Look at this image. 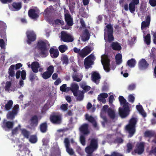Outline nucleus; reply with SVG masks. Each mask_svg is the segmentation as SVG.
I'll list each match as a JSON object with an SVG mask.
<instances>
[{
	"instance_id": "nucleus-17",
	"label": "nucleus",
	"mask_w": 156,
	"mask_h": 156,
	"mask_svg": "<svg viewBox=\"0 0 156 156\" xmlns=\"http://www.w3.org/2000/svg\"><path fill=\"white\" fill-rule=\"evenodd\" d=\"M144 151V145L143 142L140 143L137 145V147L134 150V152L139 154H142Z\"/></svg>"
},
{
	"instance_id": "nucleus-2",
	"label": "nucleus",
	"mask_w": 156,
	"mask_h": 156,
	"mask_svg": "<svg viewBox=\"0 0 156 156\" xmlns=\"http://www.w3.org/2000/svg\"><path fill=\"white\" fill-rule=\"evenodd\" d=\"M138 122L136 117L133 116L129 120L128 124L125 126V130L128 133V137H132L136 132V125Z\"/></svg>"
},
{
	"instance_id": "nucleus-38",
	"label": "nucleus",
	"mask_w": 156,
	"mask_h": 156,
	"mask_svg": "<svg viewBox=\"0 0 156 156\" xmlns=\"http://www.w3.org/2000/svg\"><path fill=\"white\" fill-rule=\"evenodd\" d=\"M144 40L145 42L147 45H149L151 43V35L150 34H148L147 35L144 37Z\"/></svg>"
},
{
	"instance_id": "nucleus-22",
	"label": "nucleus",
	"mask_w": 156,
	"mask_h": 156,
	"mask_svg": "<svg viewBox=\"0 0 156 156\" xmlns=\"http://www.w3.org/2000/svg\"><path fill=\"white\" fill-rule=\"evenodd\" d=\"M65 20L68 26H71L73 25V19L70 14L67 13L65 14Z\"/></svg>"
},
{
	"instance_id": "nucleus-1",
	"label": "nucleus",
	"mask_w": 156,
	"mask_h": 156,
	"mask_svg": "<svg viewBox=\"0 0 156 156\" xmlns=\"http://www.w3.org/2000/svg\"><path fill=\"white\" fill-rule=\"evenodd\" d=\"M119 100L120 105L122 107H120L119 109V114L122 118H125L128 116L130 113V110L129 105V104L123 96H120Z\"/></svg>"
},
{
	"instance_id": "nucleus-19",
	"label": "nucleus",
	"mask_w": 156,
	"mask_h": 156,
	"mask_svg": "<svg viewBox=\"0 0 156 156\" xmlns=\"http://www.w3.org/2000/svg\"><path fill=\"white\" fill-rule=\"evenodd\" d=\"M149 64L144 58L141 59L139 62L138 67L141 69H145L148 68Z\"/></svg>"
},
{
	"instance_id": "nucleus-31",
	"label": "nucleus",
	"mask_w": 156,
	"mask_h": 156,
	"mask_svg": "<svg viewBox=\"0 0 156 156\" xmlns=\"http://www.w3.org/2000/svg\"><path fill=\"white\" fill-rule=\"evenodd\" d=\"M136 108L143 117H145L146 116V113L145 112L142 105H137L136 106Z\"/></svg>"
},
{
	"instance_id": "nucleus-53",
	"label": "nucleus",
	"mask_w": 156,
	"mask_h": 156,
	"mask_svg": "<svg viewBox=\"0 0 156 156\" xmlns=\"http://www.w3.org/2000/svg\"><path fill=\"white\" fill-rule=\"evenodd\" d=\"M18 127L20 128L21 127V126L20 125H19L18 127H16L12 130V135L16 134L18 133Z\"/></svg>"
},
{
	"instance_id": "nucleus-58",
	"label": "nucleus",
	"mask_w": 156,
	"mask_h": 156,
	"mask_svg": "<svg viewBox=\"0 0 156 156\" xmlns=\"http://www.w3.org/2000/svg\"><path fill=\"white\" fill-rule=\"evenodd\" d=\"M98 100L99 101L102 102L104 104H105L106 102V100L101 96H100V94L98 95Z\"/></svg>"
},
{
	"instance_id": "nucleus-45",
	"label": "nucleus",
	"mask_w": 156,
	"mask_h": 156,
	"mask_svg": "<svg viewBox=\"0 0 156 156\" xmlns=\"http://www.w3.org/2000/svg\"><path fill=\"white\" fill-rule=\"evenodd\" d=\"M123 140L121 137H117L114 140V143L117 144H122L123 142Z\"/></svg>"
},
{
	"instance_id": "nucleus-49",
	"label": "nucleus",
	"mask_w": 156,
	"mask_h": 156,
	"mask_svg": "<svg viewBox=\"0 0 156 156\" xmlns=\"http://www.w3.org/2000/svg\"><path fill=\"white\" fill-rule=\"evenodd\" d=\"M36 75L34 73L31 72L30 73L29 79L31 82H33L35 78Z\"/></svg>"
},
{
	"instance_id": "nucleus-21",
	"label": "nucleus",
	"mask_w": 156,
	"mask_h": 156,
	"mask_svg": "<svg viewBox=\"0 0 156 156\" xmlns=\"http://www.w3.org/2000/svg\"><path fill=\"white\" fill-rule=\"evenodd\" d=\"M92 80L94 82L97 84H98L99 82V80L101 77L100 76L99 74L96 72H94L91 75Z\"/></svg>"
},
{
	"instance_id": "nucleus-24",
	"label": "nucleus",
	"mask_w": 156,
	"mask_h": 156,
	"mask_svg": "<svg viewBox=\"0 0 156 156\" xmlns=\"http://www.w3.org/2000/svg\"><path fill=\"white\" fill-rule=\"evenodd\" d=\"M151 21V18L149 16L146 17L145 21H143L141 23V29L143 30L149 26Z\"/></svg>"
},
{
	"instance_id": "nucleus-51",
	"label": "nucleus",
	"mask_w": 156,
	"mask_h": 156,
	"mask_svg": "<svg viewBox=\"0 0 156 156\" xmlns=\"http://www.w3.org/2000/svg\"><path fill=\"white\" fill-rule=\"evenodd\" d=\"M101 63L103 65V68L104 70L106 72H109L110 70V66L108 65V66H107V65H104V62L103 61L101 60Z\"/></svg>"
},
{
	"instance_id": "nucleus-28",
	"label": "nucleus",
	"mask_w": 156,
	"mask_h": 156,
	"mask_svg": "<svg viewBox=\"0 0 156 156\" xmlns=\"http://www.w3.org/2000/svg\"><path fill=\"white\" fill-rule=\"evenodd\" d=\"M48 125L46 122L42 123L39 126L41 132L42 133H46L48 130Z\"/></svg>"
},
{
	"instance_id": "nucleus-64",
	"label": "nucleus",
	"mask_w": 156,
	"mask_h": 156,
	"mask_svg": "<svg viewBox=\"0 0 156 156\" xmlns=\"http://www.w3.org/2000/svg\"><path fill=\"white\" fill-rule=\"evenodd\" d=\"M150 5L152 7H154L156 5V0H150Z\"/></svg>"
},
{
	"instance_id": "nucleus-54",
	"label": "nucleus",
	"mask_w": 156,
	"mask_h": 156,
	"mask_svg": "<svg viewBox=\"0 0 156 156\" xmlns=\"http://www.w3.org/2000/svg\"><path fill=\"white\" fill-rule=\"evenodd\" d=\"M81 87L82 88L85 92H87L90 89V87L88 86H85L82 84L80 85Z\"/></svg>"
},
{
	"instance_id": "nucleus-57",
	"label": "nucleus",
	"mask_w": 156,
	"mask_h": 156,
	"mask_svg": "<svg viewBox=\"0 0 156 156\" xmlns=\"http://www.w3.org/2000/svg\"><path fill=\"white\" fill-rule=\"evenodd\" d=\"M135 100L134 96L132 94L129 95L128 97V101L129 102L133 103L134 102Z\"/></svg>"
},
{
	"instance_id": "nucleus-7",
	"label": "nucleus",
	"mask_w": 156,
	"mask_h": 156,
	"mask_svg": "<svg viewBox=\"0 0 156 156\" xmlns=\"http://www.w3.org/2000/svg\"><path fill=\"white\" fill-rule=\"evenodd\" d=\"M94 58V55L91 54L85 59L84 63L85 69H88L91 67L92 65L94 63L93 60Z\"/></svg>"
},
{
	"instance_id": "nucleus-42",
	"label": "nucleus",
	"mask_w": 156,
	"mask_h": 156,
	"mask_svg": "<svg viewBox=\"0 0 156 156\" xmlns=\"http://www.w3.org/2000/svg\"><path fill=\"white\" fill-rule=\"evenodd\" d=\"M62 61L63 64H65L67 65L69 63V59L67 56L66 55H63L62 59Z\"/></svg>"
},
{
	"instance_id": "nucleus-41",
	"label": "nucleus",
	"mask_w": 156,
	"mask_h": 156,
	"mask_svg": "<svg viewBox=\"0 0 156 156\" xmlns=\"http://www.w3.org/2000/svg\"><path fill=\"white\" fill-rule=\"evenodd\" d=\"M59 50L61 53L64 52L68 49L67 46L65 44L60 45L58 48Z\"/></svg>"
},
{
	"instance_id": "nucleus-46",
	"label": "nucleus",
	"mask_w": 156,
	"mask_h": 156,
	"mask_svg": "<svg viewBox=\"0 0 156 156\" xmlns=\"http://www.w3.org/2000/svg\"><path fill=\"white\" fill-rule=\"evenodd\" d=\"M49 108L48 105L47 104H45L42 109L41 111L42 113H45L46 111L49 109Z\"/></svg>"
},
{
	"instance_id": "nucleus-11",
	"label": "nucleus",
	"mask_w": 156,
	"mask_h": 156,
	"mask_svg": "<svg viewBox=\"0 0 156 156\" xmlns=\"http://www.w3.org/2000/svg\"><path fill=\"white\" fill-rule=\"evenodd\" d=\"M98 139L97 138H94L91 139L89 145L86 148L95 151L98 149Z\"/></svg>"
},
{
	"instance_id": "nucleus-12",
	"label": "nucleus",
	"mask_w": 156,
	"mask_h": 156,
	"mask_svg": "<svg viewBox=\"0 0 156 156\" xmlns=\"http://www.w3.org/2000/svg\"><path fill=\"white\" fill-rule=\"evenodd\" d=\"M64 142L66 148V152L70 155H73L74 154L73 149L70 147V141L68 138H65Z\"/></svg>"
},
{
	"instance_id": "nucleus-4",
	"label": "nucleus",
	"mask_w": 156,
	"mask_h": 156,
	"mask_svg": "<svg viewBox=\"0 0 156 156\" xmlns=\"http://www.w3.org/2000/svg\"><path fill=\"white\" fill-rule=\"evenodd\" d=\"M104 36L107 35L108 37V41L109 43L111 42L114 40V37L113 36V28L111 24H108L105 29Z\"/></svg>"
},
{
	"instance_id": "nucleus-63",
	"label": "nucleus",
	"mask_w": 156,
	"mask_h": 156,
	"mask_svg": "<svg viewBox=\"0 0 156 156\" xmlns=\"http://www.w3.org/2000/svg\"><path fill=\"white\" fill-rule=\"evenodd\" d=\"M0 46L2 49L5 48V42L3 39H0Z\"/></svg>"
},
{
	"instance_id": "nucleus-23",
	"label": "nucleus",
	"mask_w": 156,
	"mask_h": 156,
	"mask_svg": "<svg viewBox=\"0 0 156 156\" xmlns=\"http://www.w3.org/2000/svg\"><path fill=\"white\" fill-rule=\"evenodd\" d=\"M49 52L51 57L53 58H57L59 54L58 50L57 49H55L52 47L50 48Z\"/></svg>"
},
{
	"instance_id": "nucleus-39",
	"label": "nucleus",
	"mask_w": 156,
	"mask_h": 156,
	"mask_svg": "<svg viewBox=\"0 0 156 156\" xmlns=\"http://www.w3.org/2000/svg\"><path fill=\"white\" fill-rule=\"evenodd\" d=\"M154 133L151 131H146L144 133V136L146 137H151L154 136Z\"/></svg>"
},
{
	"instance_id": "nucleus-27",
	"label": "nucleus",
	"mask_w": 156,
	"mask_h": 156,
	"mask_svg": "<svg viewBox=\"0 0 156 156\" xmlns=\"http://www.w3.org/2000/svg\"><path fill=\"white\" fill-rule=\"evenodd\" d=\"M30 121L31 122L30 125L32 126H37L38 120V117L36 115H34L31 117Z\"/></svg>"
},
{
	"instance_id": "nucleus-61",
	"label": "nucleus",
	"mask_w": 156,
	"mask_h": 156,
	"mask_svg": "<svg viewBox=\"0 0 156 156\" xmlns=\"http://www.w3.org/2000/svg\"><path fill=\"white\" fill-rule=\"evenodd\" d=\"M110 60L108 58H105L104 59V65H107L108 66V65H110Z\"/></svg>"
},
{
	"instance_id": "nucleus-47",
	"label": "nucleus",
	"mask_w": 156,
	"mask_h": 156,
	"mask_svg": "<svg viewBox=\"0 0 156 156\" xmlns=\"http://www.w3.org/2000/svg\"><path fill=\"white\" fill-rule=\"evenodd\" d=\"M37 138L36 136L32 135L30 136L29 139V141L32 143H35L37 141Z\"/></svg>"
},
{
	"instance_id": "nucleus-16",
	"label": "nucleus",
	"mask_w": 156,
	"mask_h": 156,
	"mask_svg": "<svg viewBox=\"0 0 156 156\" xmlns=\"http://www.w3.org/2000/svg\"><path fill=\"white\" fill-rule=\"evenodd\" d=\"M28 67L30 68L31 67L32 70L34 73H37L38 72V69L40 68V64L38 62L35 61L34 62L31 63V65L29 64Z\"/></svg>"
},
{
	"instance_id": "nucleus-10",
	"label": "nucleus",
	"mask_w": 156,
	"mask_h": 156,
	"mask_svg": "<svg viewBox=\"0 0 156 156\" xmlns=\"http://www.w3.org/2000/svg\"><path fill=\"white\" fill-rule=\"evenodd\" d=\"M19 110V106L18 105H15L12 111L8 112L7 115V118L8 119L12 120L17 114Z\"/></svg>"
},
{
	"instance_id": "nucleus-60",
	"label": "nucleus",
	"mask_w": 156,
	"mask_h": 156,
	"mask_svg": "<svg viewBox=\"0 0 156 156\" xmlns=\"http://www.w3.org/2000/svg\"><path fill=\"white\" fill-rule=\"evenodd\" d=\"M67 87L66 84H63L60 87V90L62 92H65L66 91V87Z\"/></svg>"
},
{
	"instance_id": "nucleus-14",
	"label": "nucleus",
	"mask_w": 156,
	"mask_h": 156,
	"mask_svg": "<svg viewBox=\"0 0 156 156\" xmlns=\"http://www.w3.org/2000/svg\"><path fill=\"white\" fill-rule=\"evenodd\" d=\"M88 124L87 123L83 124L79 128L80 132L83 135H87L90 133L88 129Z\"/></svg>"
},
{
	"instance_id": "nucleus-18",
	"label": "nucleus",
	"mask_w": 156,
	"mask_h": 156,
	"mask_svg": "<svg viewBox=\"0 0 156 156\" xmlns=\"http://www.w3.org/2000/svg\"><path fill=\"white\" fill-rule=\"evenodd\" d=\"M90 36L89 31L87 29H85L82 32V40L83 41L85 42L88 40Z\"/></svg>"
},
{
	"instance_id": "nucleus-30",
	"label": "nucleus",
	"mask_w": 156,
	"mask_h": 156,
	"mask_svg": "<svg viewBox=\"0 0 156 156\" xmlns=\"http://www.w3.org/2000/svg\"><path fill=\"white\" fill-rule=\"evenodd\" d=\"M12 7L14 9V11H18L22 7V4L20 2H14L12 4Z\"/></svg>"
},
{
	"instance_id": "nucleus-26",
	"label": "nucleus",
	"mask_w": 156,
	"mask_h": 156,
	"mask_svg": "<svg viewBox=\"0 0 156 156\" xmlns=\"http://www.w3.org/2000/svg\"><path fill=\"white\" fill-rule=\"evenodd\" d=\"M71 91L73 93V95L75 96H77L78 94L79 91V86L76 83H72L71 85Z\"/></svg>"
},
{
	"instance_id": "nucleus-37",
	"label": "nucleus",
	"mask_w": 156,
	"mask_h": 156,
	"mask_svg": "<svg viewBox=\"0 0 156 156\" xmlns=\"http://www.w3.org/2000/svg\"><path fill=\"white\" fill-rule=\"evenodd\" d=\"M21 130V133L23 136L24 137L27 139L29 138L30 134L29 132L25 129H23Z\"/></svg>"
},
{
	"instance_id": "nucleus-3",
	"label": "nucleus",
	"mask_w": 156,
	"mask_h": 156,
	"mask_svg": "<svg viewBox=\"0 0 156 156\" xmlns=\"http://www.w3.org/2000/svg\"><path fill=\"white\" fill-rule=\"evenodd\" d=\"M37 47L40 51L39 54L41 57L45 58L48 55L50 44L47 40L39 41L37 44Z\"/></svg>"
},
{
	"instance_id": "nucleus-36",
	"label": "nucleus",
	"mask_w": 156,
	"mask_h": 156,
	"mask_svg": "<svg viewBox=\"0 0 156 156\" xmlns=\"http://www.w3.org/2000/svg\"><path fill=\"white\" fill-rule=\"evenodd\" d=\"M84 92L83 91H79L78 96H76V100L79 101H82L84 98Z\"/></svg>"
},
{
	"instance_id": "nucleus-48",
	"label": "nucleus",
	"mask_w": 156,
	"mask_h": 156,
	"mask_svg": "<svg viewBox=\"0 0 156 156\" xmlns=\"http://www.w3.org/2000/svg\"><path fill=\"white\" fill-rule=\"evenodd\" d=\"M54 67L52 65H51L48 67L46 71L51 74L52 75L54 71Z\"/></svg>"
},
{
	"instance_id": "nucleus-40",
	"label": "nucleus",
	"mask_w": 156,
	"mask_h": 156,
	"mask_svg": "<svg viewBox=\"0 0 156 156\" xmlns=\"http://www.w3.org/2000/svg\"><path fill=\"white\" fill-rule=\"evenodd\" d=\"M41 75L44 79L46 80L49 78L52 75L46 71L43 73H41Z\"/></svg>"
},
{
	"instance_id": "nucleus-50",
	"label": "nucleus",
	"mask_w": 156,
	"mask_h": 156,
	"mask_svg": "<svg viewBox=\"0 0 156 156\" xmlns=\"http://www.w3.org/2000/svg\"><path fill=\"white\" fill-rule=\"evenodd\" d=\"M55 23L56 24H60L61 25H63L64 23L63 20H60L58 19H57L55 21Z\"/></svg>"
},
{
	"instance_id": "nucleus-33",
	"label": "nucleus",
	"mask_w": 156,
	"mask_h": 156,
	"mask_svg": "<svg viewBox=\"0 0 156 156\" xmlns=\"http://www.w3.org/2000/svg\"><path fill=\"white\" fill-rule=\"evenodd\" d=\"M15 66L14 65H12L10 66L8 71V74L9 76L11 77H14L15 75V72L14 71Z\"/></svg>"
},
{
	"instance_id": "nucleus-15",
	"label": "nucleus",
	"mask_w": 156,
	"mask_h": 156,
	"mask_svg": "<svg viewBox=\"0 0 156 156\" xmlns=\"http://www.w3.org/2000/svg\"><path fill=\"white\" fill-rule=\"evenodd\" d=\"M139 0H132L129 4V9L131 13H133L135 11L136 5L138 4Z\"/></svg>"
},
{
	"instance_id": "nucleus-9",
	"label": "nucleus",
	"mask_w": 156,
	"mask_h": 156,
	"mask_svg": "<svg viewBox=\"0 0 156 156\" xmlns=\"http://www.w3.org/2000/svg\"><path fill=\"white\" fill-rule=\"evenodd\" d=\"M27 37V42L29 44H30L31 42L34 41L36 39V35L33 30H28L26 32Z\"/></svg>"
},
{
	"instance_id": "nucleus-34",
	"label": "nucleus",
	"mask_w": 156,
	"mask_h": 156,
	"mask_svg": "<svg viewBox=\"0 0 156 156\" xmlns=\"http://www.w3.org/2000/svg\"><path fill=\"white\" fill-rule=\"evenodd\" d=\"M136 63L135 60L134 58H131L128 60L127 62V65L130 68L134 67Z\"/></svg>"
},
{
	"instance_id": "nucleus-35",
	"label": "nucleus",
	"mask_w": 156,
	"mask_h": 156,
	"mask_svg": "<svg viewBox=\"0 0 156 156\" xmlns=\"http://www.w3.org/2000/svg\"><path fill=\"white\" fill-rule=\"evenodd\" d=\"M13 104V102L12 100L8 101L5 105V108L6 110H9L10 109Z\"/></svg>"
},
{
	"instance_id": "nucleus-8",
	"label": "nucleus",
	"mask_w": 156,
	"mask_h": 156,
	"mask_svg": "<svg viewBox=\"0 0 156 156\" xmlns=\"http://www.w3.org/2000/svg\"><path fill=\"white\" fill-rule=\"evenodd\" d=\"M61 39L65 42H72L74 40L73 38L70 34L64 31L61 33Z\"/></svg>"
},
{
	"instance_id": "nucleus-6",
	"label": "nucleus",
	"mask_w": 156,
	"mask_h": 156,
	"mask_svg": "<svg viewBox=\"0 0 156 156\" xmlns=\"http://www.w3.org/2000/svg\"><path fill=\"white\" fill-rule=\"evenodd\" d=\"M2 128L6 131H8L12 129L14 126L13 121H7L4 119L1 124Z\"/></svg>"
},
{
	"instance_id": "nucleus-13",
	"label": "nucleus",
	"mask_w": 156,
	"mask_h": 156,
	"mask_svg": "<svg viewBox=\"0 0 156 156\" xmlns=\"http://www.w3.org/2000/svg\"><path fill=\"white\" fill-rule=\"evenodd\" d=\"M91 51L90 47L87 46L82 49L79 52V54L81 58H83L90 54Z\"/></svg>"
},
{
	"instance_id": "nucleus-29",
	"label": "nucleus",
	"mask_w": 156,
	"mask_h": 156,
	"mask_svg": "<svg viewBox=\"0 0 156 156\" xmlns=\"http://www.w3.org/2000/svg\"><path fill=\"white\" fill-rule=\"evenodd\" d=\"M111 46L112 49L115 51H120L122 49L121 46L117 42H112Z\"/></svg>"
},
{
	"instance_id": "nucleus-32",
	"label": "nucleus",
	"mask_w": 156,
	"mask_h": 156,
	"mask_svg": "<svg viewBox=\"0 0 156 156\" xmlns=\"http://www.w3.org/2000/svg\"><path fill=\"white\" fill-rule=\"evenodd\" d=\"M107 113L108 116L111 119H115V112L111 108H108Z\"/></svg>"
},
{
	"instance_id": "nucleus-44",
	"label": "nucleus",
	"mask_w": 156,
	"mask_h": 156,
	"mask_svg": "<svg viewBox=\"0 0 156 156\" xmlns=\"http://www.w3.org/2000/svg\"><path fill=\"white\" fill-rule=\"evenodd\" d=\"M126 147L127 148V152L129 153L130 152V151L132 150L133 147V145L132 144L130 143H128L126 145Z\"/></svg>"
},
{
	"instance_id": "nucleus-52",
	"label": "nucleus",
	"mask_w": 156,
	"mask_h": 156,
	"mask_svg": "<svg viewBox=\"0 0 156 156\" xmlns=\"http://www.w3.org/2000/svg\"><path fill=\"white\" fill-rule=\"evenodd\" d=\"M80 141L81 143L83 145L85 144V138L84 135H82L80 136Z\"/></svg>"
},
{
	"instance_id": "nucleus-56",
	"label": "nucleus",
	"mask_w": 156,
	"mask_h": 156,
	"mask_svg": "<svg viewBox=\"0 0 156 156\" xmlns=\"http://www.w3.org/2000/svg\"><path fill=\"white\" fill-rule=\"evenodd\" d=\"M11 85V83L10 82L7 81L6 82L5 86V90H9Z\"/></svg>"
},
{
	"instance_id": "nucleus-25",
	"label": "nucleus",
	"mask_w": 156,
	"mask_h": 156,
	"mask_svg": "<svg viewBox=\"0 0 156 156\" xmlns=\"http://www.w3.org/2000/svg\"><path fill=\"white\" fill-rule=\"evenodd\" d=\"M28 15L32 19H36L39 17L38 15L36 13V11L34 9H30L28 11Z\"/></svg>"
},
{
	"instance_id": "nucleus-62",
	"label": "nucleus",
	"mask_w": 156,
	"mask_h": 156,
	"mask_svg": "<svg viewBox=\"0 0 156 156\" xmlns=\"http://www.w3.org/2000/svg\"><path fill=\"white\" fill-rule=\"evenodd\" d=\"M68 105L67 104H62L60 107V108L61 109L63 110V111H66L67 109V106Z\"/></svg>"
},
{
	"instance_id": "nucleus-20",
	"label": "nucleus",
	"mask_w": 156,
	"mask_h": 156,
	"mask_svg": "<svg viewBox=\"0 0 156 156\" xmlns=\"http://www.w3.org/2000/svg\"><path fill=\"white\" fill-rule=\"evenodd\" d=\"M85 118L86 120L92 123L94 127L96 128L97 126V124L96 121L94 118L91 115L90 116L88 114H86L85 115Z\"/></svg>"
},
{
	"instance_id": "nucleus-59",
	"label": "nucleus",
	"mask_w": 156,
	"mask_h": 156,
	"mask_svg": "<svg viewBox=\"0 0 156 156\" xmlns=\"http://www.w3.org/2000/svg\"><path fill=\"white\" fill-rule=\"evenodd\" d=\"M80 14L81 16L85 18H87L88 16V14L84 11V9H83V12H80Z\"/></svg>"
},
{
	"instance_id": "nucleus-5",
	"label": "nucleus",
	"mask_w": 156,
	"mask_h": 156,
	"mask_svg": "<svg viewBox=\"0 0 156 156\" xmlns=\"http://www.w3.org/2000/svg\"><path fill=\"white\" fill-rule=\"evenodd\" d=\"M50 122L53 124L59 125L62 122V117L61 115L54 113L50 115Z\"/></svg>"
},
{
	"instance_id": "nucleus-55",
	"label": "nucleus",
	"mask_w": 156,
	"mask_h": 156,
	"mask_svg": "<svg viewBox=\"0 0 156 156\" xmlns=\"http://www.w3.org/2000/svg\"><path fill=\"white\" fill-rule=\"evenodd\" d=\"M21 76L23 80H24L26 79V73L25 70H22L21 72Z\"/></svg>"
},
{
	"instance_id": "nucleus-43",
	"label": "nucleus",
	"mask_w": 156,
	"mask_h": 156,
	"mask_svg": "<svg viewBox=\"0 0 156 156\" xmlns=\"http://www.w3.org/2000/svg\"><path fill=\"white\" fill-rule=\"evenodd\" d=\"M85 152L87 154V156H92V153L95 151L90 148H86Z\"/></svg>"
}]
</instances>
